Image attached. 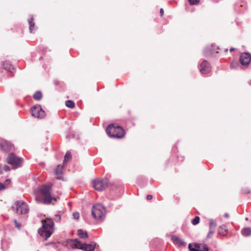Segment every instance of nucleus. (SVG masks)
Instances as JSON below:
<instances>
[{
  "label": "nucleus",
  "mask_w": 251,
  "mask_h": 251,
  "mask_svg": "<svg viewBox=\"0 0 251 251\" xmlns=\"http://www.w3.org/2000/svg\"><path fill=\"white\" fill-rule=\"evenodd\" d=\"M52 184L42 185L34 190L35 201L38 203L50 204L52 200H56L54 196L51 194Z\"/></svg>",
  "instance_id": "1"
},
{
  "label": "nucleus",
  "mask_w": 251,
  "mask_h": 251,
  "mask_svg": "<svg viewBox=\"0 0 251 251\" xmlns=\"http://www.w3.org/2000/svg\"><path fill=\"white\" fill-rule=\"evenodd\" d=\"M106 133L110 137L114 138H121L124 136L125 131L120 126L115 124L109 125L106 129Z\"/></svg>",
  "instance_id": "2"
},
{
  "label": "nucleus",
  "mask_w": 251,
  "mask_h": 251,
  "mask_svg": "<svg viewBox=\"0 0 251 251\" xmlns=\"http://www.w3.org/2000/svg\"><path fill=\"white\" fill-rule=\"evenodd\" d=\"M54 223L52 219L47 218L43 222L42 229H40L39 232L43 237H45V239L50 236L53 232V227Z\"/></svg>",
  "instance_id": "3"
},
{
  "label": "nucleus",
  "mask_w": 251,
  "mask_h": 251,
  "mask_svg": "<svg viewBox=\"0 0 251 251\" xmlns=\"http://www.w3.org/2000/svg\"><path fill=\"white\" fill-rule=\"evenodd\" d=\"M92 214L95 219L102 220L106 214L105 208L103 205L100 203L96 204L92 207Z\"/></svg>",
  "instance_id": "4"
},
{
  "label": "nucleus",
  "mask_w": 251,
  "mask_h": 251,
  "mask_svg": "<svg viewBox=\"0 0 251 251\" xmlns=\"http://www.w3.org/2000/svg\"><path fill=\"white\" fill-rule=\"evenodd\" d=\"M12 209L17 214H25L29 211L27 203L23 201H16L12 205Z\"/></svg>",
  "instance_id": "5"
},
{
  "label": "nucleus",
  "mask_w": 251,
  "mask_h": 251,
  "mask_svg": "<svg viewBox=\"0 0 251 251\" xmlns=\"http://www.w3.org/2000/svg\"><path fill=\"white\" fill-rule=\"evenodd\" d=\"M23 160L22 158L17 156L15 154L10 153L7 158V163L11 165L13 169H16L22 166Z\"/></svg>",
  "instance_id": "6"
},
{
  "label": "nucleus",
  "mask_w": 251,
  "mask_h": 251,
  "mask_svg": "<svg viewBox=\"0 0 251 251\" xmlns=\"http://www.w3.org/2000/svg\"><path fill=\"white\" fill-rule=\"evenodd\" d=\"M108 184V180L106 178L96 179L92 181L94 188L99 191L104 190L107 187Z\"/></svg>",
  "instance_id": "7"
},
{
  "label": "nucleus",
  "mask_w": 251,
  "mask_h": 251,
  "mask_svg": "<svg viewBox=\"0 0 251 251\" xmlns=\"http://www.w3.org/2000/svg\"><path fill=\"white\" fill-rule=\"evenodd\" d=\"M32 115L37 118H43L45 116V112L40 105H36L31 108Z\"/></svg>",
  "instance_id": "8"
},
{
  "label": "nucleus",
  "mask_w": 251,
  "mask_h": 251,
  "mask_svg": "<svg viewBox=\"0 0 251 251\" xmlns=\"http://www.w3.org/2000/svg\"><path fill=\"white\" fill-rule=\"evenodd\" d=\"M219 48L214 44L211 45L210 46H207L203 51L204 55L205 56H210L212 55L214 53L218 52Z\"/></svg>",
  "instance_id": "9"
},
{
  "label": "nucleus",
  "mask_w": 251,
  "mask_h": 251,
  "mask_svg": "<svg viewBox=\"0 0 251 251\" xmlns=\"http://www.w3.org/2000/svg\"><path fill=\"white\" fill-rule=\"evenodd\" d=\"M251 61V55L249 52H244L241 54L240 62L243 65H248Z\"/></svg>",
  "instance_id": "10"
},
{
  "label": "nucleus",
  "mask_w": 251,
  "mask_h": 251,
  "mask_svg": "<svg viewBox=\"0 0 251 251\" xmlns=\"http://www.w3.org/2000/svg\"><path fill=\"white\" fill-rule=\"evenodd\" d=\"M189 249L190 251H208L209 249L206 245H204L201 247L199 244H196L194 247H193L191 244H189Z\"/></svg>",
  "instance_id": "11"
},
{
  "label": "nucleus",
  "mask_w": 251,
  "mask_h": 251,
  "mask_svg": "<svg viewBox=\"0 0 251 251\" xmlns=\"http://www.w3.org/2000/svg\"><path fill=\"white\" fill-rule=\"evenodd\" d=\"M211 69L209 63L206 60H203L200 65V71L202 74H207L210 72Z\"/></svg>",
  "instance_id": "12"
},
{
  "label": "nucleus",
  "mask_w": 251,
  "mask_h": 251,
  "mask_svg": "<svg viewBox=\"0 0 251 251\" xmlns=\"http://www.w3.org/2000/svg\"><path fill=\"white\" fill-rule=\"evenodd\" d=\"M65 246L68 248L77 249L78 248V241L77 239L67 240L65 243Z\"/></svg>",
  "instance_id": "13"
},
{
  "label": "nucleus",
  "mask_w": 251,
  "mask_h": 251,
  "mask_svg": "<svg viewBox=\"0 0 251 251\" xmlns=\"http://www.w3.org/2000/svg\"><path fill=\"white\" fill-rule=\"evenodd\" d=\"M96 244H81L79 242V250L84 251H94Z\"/></svg>",
  "instance_id": "14"
},
{
  "label": "nucleus",
  "mask_w": 251,
  "mask_h": 251,
  "mask_svg": "<svg viewBox=\"0 0 251 251\" xmlns=\"http://www.w3.org/2000/svg\"><path fill=\"white\" fill-rule=\"evenodd\" d=\"M0 147L1 149L5 151H9L12 150L13 145L9 142L4 141L0 144Z\"/></svg>",
  "instance_id": "15"
},
{
  "label": "nucleus",
  "mask_w": 251,
  "mask_h": 251,
  "mask_svg": "<svg viewBox=\"0 0 251 251\" xmlns=\"http://www.w3.org/2000/svg\"><path fill=\"white\" fill-rule=\"evenodd\" d=\"M171 238L173 242L175 243V244H176V245H178L179 247L185 246L186 245V243L182 239L176 236H173Z\"/></svg>",
  "instance_id": "16"
},
{
  "label": "nucleus",
  "mask_w": 251,
  "mask_h": 251,
  "mask_svg": "<svg viewBox=\"0 0 251 251\" xmlns=\"http://www.w3.org/2000/svg\"><path fill=\"white\" fill-rule=\"evenodd\" d=\"M65 165H64L63 164V165H58L57 166V167L56 168L54 172H55V174L56 175L57 178L58 179H60L61 178V176L62 173V170L63 167Z\"/></svg>",
  "instance_id": "17"
},
{
  "label": "nucleus",
  "mask_w": 251,
  "mask_h": 251,
  "mask_svg": "<svg viewBox=\"0 0 251 251\" xmlns=\"http://www.w3.org/2000/svg\"><path fill=\"white\" fill-rule=\"evenodd\" d=\"M227 229L226 225L221 226L219 228V233L220 234L225 236L227 234Z\"/></svg>",
  "instance_id": "18"
},
{
  "label": "nucleus",
  "mask_w": 251,
  "mask_h": 251,
  "mask_svg": "<svg viewBox=\"0 0 251 251\" xmlns=\"http://www.w3.org/2000/svg\"><path fill=\"white\" fill-rule=\"evenodd\" d=\"M242 234L244 236H249L251 235V228L246 227L242 230Z\"/></svg>",
  "instance_id": "19"
},
{
  "label": "nucleus",
  "mask_w": 251,
  "mask_h": 251,
  "mask_svg": "<svg viewBox=\"0 0 251 251\" xmlns=\"http://www.w3.org/2000/svg\"><path fill=\"white\" fill-rule=\"evenodd\" d=\"M88 236V233L86 231L79 229V238L86 239Z\"/></svg>",
  "instance_id": "20"
},
{
  "label": "nucleus",
  "mask_w": 251,
  "mask_h": 251,
  "mask_svg": "<svg viewBox=\"0 0 251 251\" xmlns=\"http://www.w3.org/2000/svg\"><path fill=\"white\" fill-rule=\"evenodd\" d=\"M65 105L69 108H73L75 107V102L71 100H68L65 102Z\"/></svg>",
  "instance_id": "21"
},
{
  "label": "nucleus",
  "mask_w": 251,
  "mask_h": 251,
  "mask_svg": "<svg viewBox=\"0 0 251 251\" xmlns=\"http://www.w3.org/2000/svg\"><path fill=\"white\" fill-rule=\"evenodd\" d=\"M216 226V222L213 219H210L209 220V228L214 229L215 230Z\"/></svg>",
  "instance_id": "22"
},
{
  "label": "nucleus",
  "mask_w": 251,
  "mask_h": 251,
  "mask_svg": "<svg viewBox=\"0 0 251 251\" xmlns=\"http://www.w3.org/2000/svg\"><path fill=\"white\" fill-rule=\"evenodd\" d=\"M42 97V94L41 92H36L33 95V98L36 100H40Z\"/></svg>",
  "instance_id": "23"
},
{
  "label": "nucleus",
  "mask_w": 251,
  "mask_h": 251,
  "mask_svg": "<svg viewBox=\"0 0 251 251\" xmlns=\"http://www.w3.org/2000/svg\"><path fill=\"white\" fill-rule=\"evenodd\" d=\"M71 158V154L70 151H67L65 155L63 164L66 165V163Z\"/></svg>",
  "instance_id": "24"
},
{
  "label": "nucleus",
  "mask_w": 251,
  "mask_h": 251,
  "mask_svg": "<svg viewBox=\"0 0 251 251\" xmlns=\"http://www.w3.org/2000/svg\"><path fill=\"white\" fill-rule=\"evenodd\" d=\"M33 18H31L28 21V23L29 24V30L30 31V32H32V30L33 29V27L34 26V23L33 22Z\"/></svg>",
  "instance_id": "25"
},
{
  "label": "nucleus",
  "mask_w": 251,
  "mask_h": 251,
  "mask_svg": "<svg viewBox=\"0 0 251 251\" xmlns=\"http://www.w3.org/2000/svg\"><path fill=\"white\" fill-rule=\"evenodd\" d=\"M215 230L214 229L209 228V232L207 235L206 238H211L213 236V234L215 232Z\"/></svg>",
  "instance_id": "26"
},
{
  "label": "nucleus",
  "mask_w": 251,
  "mask_h": 251,
  "mask_svg": "<svg viewBox=\"0 0 251 251\" xmlns=\"http://www.w3.org/2000/svg\"><path fill=\"white\" fill-rule=\"evenodd\" d=\"M200 222V217L198 216H196L195 218L192 220V224L193 225H196Z\"/></svg>",
  "instance_id": "27"
},
{
  "label": "nucleus",
  "mask_w": 251,
  "mask_h": 251,
  "mask_svg": "<svg viewBox=\"0 0 251 251\" xmlns=\"http://www.w3.org/2000/svg\"><path fill=\"white\" fill-rule=\"evenodd\" d=\"M2 65L3 67L7 70H10L11 69V66L9 64L8 62H3Z\"/></svg>",
  "instance_id": "28"
},
{
  "label": "nucleus",
  "mask_w": 251,
  "mask_h": 251,
  "mask_svg": "<svg viewBox=\"0 0 251 251\" xmlns=\"http://www.w3.org/2000/svg\"><path fill=\"white\" fill-rule=\"evenodd\" d=\"M189 1L191 4H197L199 2L200 0H189Z\"/></svg>",
  "instance_id": "29"
},
{
  "label": "nucleus",
  "mask_w": 251,
  "mask_h": 251,
  "mask_svg": "<svg viewBox=\"0 0 251 251\" xmlns=\"http://www.w3.org/2000/svg\"><path fill=\"white\" fill-rule=\"evenodd\" d=\"M238 63L236 62H232L230 64V67L231 68H236L238 66Z\"/></svg>",
  "instance_id": "30"
},
{
  "label": "nucleus",
  "mask_w": 251,
  "mask_h": 251,
  "mask_svg": "<svg viewBox=\"0 0 251 251\" xmlns=\"http://www.w3.org/2000/svg\"><path fill=\"white\" fill-rule=\"evenodd\" d=\"M73 217L75 219H78V213L77 212L74 213Z\"/></svg>",
  "instance_id": "31"
},
{
  "label": "nucleus",
  "mask_w": 251,
  "mask_h": 251,
  "mask_svg": "<svg viewBox=\"0 0 251 251\" xmlns=\"http://www.w3.org/2000/svg\"><path fill=\"white\" fill-rule=\"evenodd\" d=\"M14 222L15 223V226H16L18 228V229H20L21 228V225L19 223H18L17 222V221L16 220H14Z\"/></svg>",
  "instance_id": "32"
},
{
  "label": "nucleus",
  "mask_w": 251,
  "mask_h": 251,
  "mask_svg": "<svg viewBox=\"0 0 251 251\" xmlns=\"http://www.w3.org/2000/svg\"><path fill=\"white\" fill-rule=\"evenodd\" d=\"M3 170L5 171H9L10 170V167L7 165H4L3 166Z\"/></svg>",
  "instance_id": "33"
},
{
  "label": "nucleus",
  "mask_w": 251,
  "mask_h": 251,
  "mask_svg": "<svg viewBox=\"0 0 251 251\" xmlns=\"http://www.w3.org/2000/svg\"><path fill=\"white\" fill-rule=\"evenodd\" d=\"M5 188V185L2 183H0V190H3Z\"/></svg>",
  "instance_id": "34"
},
{
  "label": "nucleus",
  "mask_w": 251,
  "mask_h": 251,
  "mask_svg": "<svg viewBox=\"0 0 251 251\" xmlns=\"http://www.w3.org/2000/svg\"><path fill=\"white\" fill-rule=\"evenodd\" d=\"M146 198L148 200H151L152 199V196L151 195H148Z\"/></svg>",
  "instance_id": "35"
},
{
  "label": "nucleus",
  "mask_w": 251,
  "mask_h": 251,
  "mask_svg": "<svg viewBox=\"0 0 251 251\" xmlns=\"http://www.w3.org/2000/svg\"><path fill=\"white\" fill-rule=\"evenodd\" d=\"M163 12H164L163 9L162 8H161L160 10V13L161 16L163 15Z\"/></svg>",
  "instance_id": "36"
},
{
  "label": "nucleus",
  "mask_w": 251,
  "mask_h": 251,
  "mask_svg": "<svg viewBox=\"0 0 251 251\" xmlns=\"http://www.w3.org/2000/svg\"><path fill=\"white\" fill-rule=\"evenodd\" d=\"M224 216L226 218H228L229 217V214L228 213H226L225 214H224Z\"/></svg>",
  "instance_id": "37"
},
{
  "label": "nucleus",
  "mask_w": 251,
  "mask_h": 251,
  "mask_svg": "<svg viewBox=\"0 0 251 251\" xmlns=\"http://www.w3.org/2000/svg\"><path fill=\"white\" fill-rule=\"evenodd\" d=\"M234 50V49L233 48H231L230 49V51H233Z\"/></svg>",
  "instance_id": "38"
},
{
  "label": "nucleus",
  "mask_w": 251,
  "mask_h": 251,
  "mask_svg": "<svg viewBox=\"0 0 251 251\" xmlns=\"http://www.w3.org/2000/svg\"><path fill=\"white\" fill-rule=\"evenodd\" d=\"M6 182H9V180H6Z\"/></svg>",
  "instance_id": "39"
},
{
  "label": "nucleus",
  "mask_w": 251,
  "mask_h": 251,
  "mask_svg": "<svg viewBox=\"0 0 251 251\" xmlns=\"http://www.w3.org/2000/svg\"><path fill=\"white\" fill-rule=\"evenodd\" d=\"M246 221L248 220V218H246Z\"/></svg>",
  "instance_id": "40"
}]
</instances>
